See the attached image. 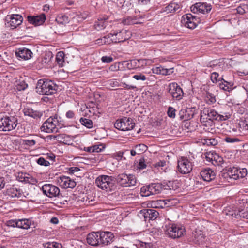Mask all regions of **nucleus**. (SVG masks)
Wrapping results in <instances>:
<instances>
[{
	"label": "nucleus",
	"mask_w": 248,
	"mask_h": 248,
	"mask_svg": "<svg viewBox=\"0 0 248 248\" xmlns=\"http://www.w3.org/2000/svg\"><path fill=\"white\" fill-rule=\"evenodd\" d=\"M58 86L52 81L41 79L38 81L36 92L41 95H50L56 93Z\"/></svg>",
	"instance_id": "1"
},
{
	"label": "nucleus",
	"mask_w": 248,
	"mask_h": 248,
	"mask_svg": "<svg viewBox=\"0 0 248 248\" xmlns=\"http://www.w3.org/2000/svg\"><path fill=\"white\" fill-rule=\"evenodd\" d=\"M115 182V179L112 176L102 175L95 180L96 186L106 191H111L114 188Z\"/></svg>",
	"instance_id": "2"
},
{
	"label": "nucleus",
	"mask_w": 248,
	"mask_h": 248,
	"mask_svg": "<svg viewBox=\"0 0 248 248\" xmlns=\"http://www.w3.org/2000/svg\"><path fill=\"white\" fill-rule=\"evenodd\" d=\"M62 124L57 116L50 117L42 124L40 129L42 131L50 133H57L62 128Z\"/></svg>",
	"instance_id": "3"
},
{
	"label": "nucleus",
	"mask_w": 248,
	"mask_h": 248,
	"mask_svg": "<svg viewBox=\"0 0 248 248\" xmlns=\"http://www.w3.org/2000/svg\"><path fill=\"white\" fill-rule=\"evenodd\" d=\"M166 186L160 183H151L142 186L140 189V194L141 196L147 197L155 195L166 189Z\"/></svg>",
	"instance_id": "4"
},
{
	"label": "nucleus",
	"mask_w": 248,
	"mask_h": 248,
	"mask_svg": "<svg viewBox=\"0 0 248 248\" xmlns=\"http://www.w3.org/2000/svg\"><path fill=\"white\" fill-rule=\"evenodd\" d=\"M17 119L14 116H5L0 119V131L9 132L16 128Z\"/></svg>",
	"instance_id": "5"
},
{
	"label": "nucleus",
	"mask_w": 248,
	"mask_h": 248,
	"mask_svg": "<svg viewBox=\"0 0 248 248\" xmlns=\"http://www.w3.org/2000/svg\"><path fill=\"white\" fill-rule=\"evenodd\" d=\"M117 181L123 187H131L136 185L137 179L134 175L127 174L125 173L119 174Z\"/></svg>",
	"instance_id": "6"
},
{
	"label": "nucleus",
	"mask_w": 248,
	"mask_h": 248,
	"mask_svg": "<svg viewBox=\"0 0 248 248\" xmlns=\"http://www.w3.org/2000/svg\"><path fill=\"white\" fill-rule=\"evenodd\" d=\"M114 125L117 129L124 131L133 129L135 124L131 118L124 117L118 119Z\"/></svg>",
	"instance_id": "7"
},
{
	"label": "nucleus",
	"mask_w": 248,
	"mask_h": 248,
	"mask_svg": "<svg viewBox=\"0 0 248 248\" xmlns=\"http://www.w3.org/2000/svg\"><path fill=\"white\" fill-rule=\"evenodd\" d=\"M193 163L186 157H182L177 161L178 171L182 174L189 173L192 170Z\"/></svg>",
	"instance_id": "8"
},
{
	"label": "nucleus",
	"mask_w": 248,
	"mask_h": 248,
	"mask_svg": "<svg viewBox=\"0 0 248 248\" xmlns=\"http://www.w3.org/2000/svg\"><path fill=\"white\" fill-rule=\"evenodd\" d=\"M185 232V229L183 226L174 224L169 226L166 231V233L170 237L173 239L181 237Z\"/></svg>",
	"instance_id": "9"
},
{
	"label": "nucleus",
	"mask_w": 248,
	"mask_h": 248,
	"mask_svg": "<svg viewBox=\"0 0 248 248\" xmlns=\"http://www.w3.org/2000/svg\"><path fill=\"white\" fill-rule=\"evenodd\" d=\"M167 90L171 97L176 100L179 101L183 98L184 93L180 86L175 82L170 83Z\"/></svg>",
	"instance_id": "10"
},
{
	"label": "nucleus",
	"mask_w": 248,
	"mask_h": 248,
	"mask_svg": "<svg viewBox=\"0 0 248 248\" xmlns=\"http://www.w3.org/2000/svg\"><path fill=\"white\" fill-rule=\"evenodd\" d=\"M199 23V19L189 13L183 15L181 19V23L189 29H194Z\"/></svg>",
	"instance_id": "11"
},
{
	"label": "nucleus",
	"mask_w": 248,
	"mask_h": 248,
	"mask_svg": "<svg viewBox=\"0 0 248 248\" xmlns=\"http://www.w3.org/2000/svg\"><path fill=\"white\" fill-rule=\"evenodd\" d=\"M41 189L43 194L49 198L59 197L60 193V189L50 184L44 185L42 186Z\"/></svg>",
	"instance_id": "12"
},
{
	"label": "nucleus",
	"mask_w": 248,
	"mask_h": 248,
	"mask_svg": "<svg viewBox=\"0 0 248 248\" xmlns=\"http://www.w3.org/2000/svg\"><path fill=\"white\" fill-rule=\"evenodd\" d=\"M217 112L213 108H204L201 112L200 120L204 123L208 120H215L217 119Z\"/></svg>",
	"instance_id": "13"
},
{
	"label": "nucleus",
	"mask_w": 248,
	"mask_h": 248,
	"mask_svg": "<svg viewBox=\"0 0 248 248\" xmlns=\"http://www.w3.org/2000/svg\"><path fill=\"white\" fill-rule=\"evenodd\" d=\"M112 34L114 37L115 43L124 42L128 39L131 35L130 31L124 29L113 31Z\"/></svg>",
	"instance_id": "14"
},
{
	"label": "nucleus",
	"mask_w": 248,
	"mask_h": 248,
	"mask_svg": "<svg viewBox=\"0 0 248 248\" xmlns=\"http://www.w3.org/2000/svg\"><path fill=\"white\" fill-rule=\"evenodd\" d=\"M211 9V5L206 2L196 3L190 7L191 11L193 13L206 14L209 13Z\"/></svg>",
	"instance_id": "15"
},
{
	"label": "nucleus",
	"mask_w": 248,
	"mask_h": 248,
	"mask_svg": "<svg viewBox=\"0 0 248 248\" xmlns=\"http://www.w3.org/2000/svg\"><path fill=\"white\" fill-rule=\"evenodd\" d=\"M114 235L110 232L100 231L99 246L110 245L114 241Z\"/></svg>",
	"instance_id": "16"
},
{
	"label": "nucleus",
	"mask_w": 248,
	"mask_h": 248,
	"mask_svg": "<svg viewBox=\"0 0 248 248\" xmlns=\"http://www.w3.org/2000/svg\"><path fill=\"white\" fill-rule=\"evenodd\" d=\"M57 181L60 186L65 189L73 188L76 186V183L73 179L64 175L59 177Z\"/></svg>",
	"instance_id": "17"
},
{
	"label": "nucleus",
	"mask_w": 248,
	"mask_h": 248,
	"mask_svg": "<svg viewBox=\"0 0 248 248\" xmlns=\"http://www.w3.org/2000/svg\"><path fill=\"white\" fill-rule=\"evenodd\" d=\"M195 108H186L181 109L179 112L181 120L185 121L192 118L195 114Z\"/></svg>",
	"instance_id": "18"
},
{
	"label": "nucleus",
	"mask_w": 248,
	"mask_h": 248,
	"mask_svg": "<svg viewBox=\"0 0 248 248\" xmlns=\"http://www.w3.org/2000/svg\"><path fill=\"white\" fill-rule=\"evenodd\" d=\"M100 231L89 233L86 237L88 244L93 247L99 246Z\"/></svg>",
	"instance_id": "19"
},
{
	"label": "nucleus",
	"mask_w": 248,
	"mask_h": 248,
	"mask_svg": "<svg viewBox=\"0 0 248 248\" xmlns=\"http://www.w3.org/2000/svg\"><path fill=\"white\" fill-rule=\"evenodd\" d=\"M46 19V17L44 14L37 16H27V20L29 23L35 26L42 25Z\"/></svg>",
	"instance_id": "20"
},
{
	"label": "nucleus",
	"mask_w": 248,
	"mask_h": 248,
	"mask_svg": "<svg viewBox=\"0 0 248 248\" xmlns=\"http://www.w3.org/2000/svg\"><path fill=\"white\" fill-rule=\"evenodd\" d=\"M141 214L143 216L145 221L155 220L158 216V212L154 209H145L141 210Z\"/></svg>",
	"instance_id": "21"
},
{
	"label": "nucleus",
	"mask_w": 248,
	"mask_h": 248,
	"mask_svg": "<svg viewBox=\"0 0 248 248\" xmlns=\"http://www.w3.org/2000/svg\"><path fill=\"white\" fill-rule=\"evenodd\" d=\"M6 194L12 198H21L23 196V192L17 186H13L7 188Z\"/></svg>",
	"instance_id": "22"
},
{
	"label": "nucleus",
	"mask_w": 248,
	"mask_h": 248,
	"mask_svg": "<svg viewBox=\"0 0 248 248\" xmlns=\"http://www.w3.org/2000/svg\"><path fill=\"white\" fill-rule=\"evenodd\" d=\"M16 54L17 57L23 60L30 59L32 55V52L29 49L23 47L19 48L16 51Z\"/></svg>",
	"instance_id": "23"
},
{
	"label": "nucleus",
	"mask_w": 248,
	"mask_h": 248,
	"mask_svg": "<svg viewBox=\"0 0 248 248\" xmlns=\"http://www.w3.org/2000/svg\"><path fill=\"white\" fill-rule=\"evenodd\" d=\"M23 19V17L21 15L13 14L10 16L8 23L12 28H15L22 23Z\"/></svg>",
	"instance_id": "24"
},
{
	"label": "nucleus",
	"mask_w": 248,
	"mask_h": 248,
	"mask_svg": "<svg viewBox=\"0 0 248 248\" xmlns=\"http://www.w3.org/2000/svg\"><path fill=\"white\" fill-rule=\"evenodd\" d=\"M200 175L204 181L207 182H210L215 178V173L210 168L202 170L200 172Z\"/></svg>",
	"instance_id": "25"
},
{
	"label": "nucleus",
	"mask_w": 248,
	"mask_h": 248,
	"mask_svg": "<svg viewBox=\"0 0 248 248\" xmlns=\"http://www.w3.org/2000/svg\"><path fill=\"white\" fill-rule=\"evenodd\" d=\"M23 112L25 115L32 117L35 119H38L43 116L42 112L38 110H34L30 107L25 108L23 110Z\"/></svg>",
	"instance_id": "26"
},
{
	"label": "nucleus",
	"mask_w": 248,
	"mask_h": 248,
	"mask_svg": "<svg viewBox=\"0 0 248 248\" xmlns=\"http://www.w3.org/2000/svg\"><path fill=\"white\" fill-rule=\"evenodd\" d=\"M181 10V5L175 2L170 3L168 6L165 7L163 9V12L167 14L172 13H178Z\"/></svg>",
	"instance_id": "27"
},
{
	"label": "nucleus",
	"mask_w": 248,
	"mask_h": 248,
	"mask_svg": "<svg viewBox=\"0 0 248 248\" xmlns=\"http://www.w3.org/2000/svg\"><path fill=\"white\" fill-rule=\"evenodd\" d=\"M152 70L154 74L162 75H169L173 72V68L167 69L161 66L153 67Z\"/></svg>",
	"instance_id": "28"
},
{
	"label": "nucleus",
	"mask_w": 248,
	"mask_h": 248,
	"mask_svg": "<svg viewBox=\"0 0 248 248\" xmlns=\"http://www.w3.org/2000/svg\"><path fill=\"white\" fill-rule=\"evenodd\" d=\"M232 217L239 218H243L248 219V207L245 208L243 206H240L239 208L237 214L233 213L232 214Z\"/></svg>",
	"instance_id": "29"
},
{
	"label": "nucleus",
	"mask_w": 248,
	"mask_h": 248,
	"mask_svg": "<svg viewBox=\"0 0 248 248\" xmlns=\"http://www.w3.org/2000/svg\"><path fill=\"white\" fill-rule=\"evenodd\" d=\"M193 241L195 243L201 244L204 241V235L201 230H196L193 233Z\"/></svg>",
	"instance_id": "30"
},
{
	"label": "nucleus",
	"mask_w": 248,
	"mask_h": 248,
	"mask_svg": "<svg viewBox=\"0 0 248 248\" xmlns=\"http://www.w3.org/2000/svg\"><path fill=\"white\" fill-rule=\"evenodd\" d=\"M239 168L237 167L229 168L227 172V175L232 179L237 180L239 179V175L237 174L238 172Z\"/></svg>",
	"instance_id": "31"
},
{
	"label": "nucleus",
	"mask_w": 248,
	"mask_h": 248,
	"mask_svg": "<svg viewBox=\"0 0 248 248\" xmlns=\"http://www.w3.org/2000/svg\"><path fill=\"white\" fill-rule=\"evenodd\" d=\"M168 200H158L153 201L151 202L150 205L153 208H163L167 204Z\"/></svg>",
	"instance_id": "32"
},
{
	"label": "nucleus",
	"mask_w": 248,
	"mask_h": 248,
	"mask_svg": "<svg viewBox=\"0 0 248 248\" xmlns=\"http://www.w3.org/2000/svg\"><path fill=\"white\" fill-rule=\"evenodd\" d=\"M65 54L63 51L58 52L56 56V61L59 67H63L65 64Z\"/></svg>",
	"instance_id": "33"
},
{
	"label": "nucleus",
	"mask_w": 248,
	"mask_h": 248,
	"mask_svg": "<svg viewBox=\"0 0 248 248\" xmlns=\"http://www.w3.org/2000/svg\"><path fill=\"white\" fill-rule=\"evenodd\" d=\"M31 225V221L28 219H22L18 220L17 228L28 229Z\"/></svg>",
	"instance_id": "34"
},
{
	"label": "nucleus",
	"mask_w": 248,
	"mask_h": 248,
	"mask_svg": "<svg viewBox=\"0 0 248 248\" xmlns=\"http://www.w3.org/2000/svg\"><path fill=\"white\" fill-rule=\"evenodd\" d=\"M107 24L108 22L107 21L100 19L95 22L94 27L97 31H100L106 28Z\"/></svg>",
	"instance_id": "35"
},
{
	"label": "nucleus",
	"mask_w": 248,
	"mask_h": 248,
	"mask_svg": "<svg viewBox=\"0 0 248 248\" xmlns=\"http://www.w3.org/2000/svg\"><path fill=\"white\" fill-rule=\"evenodd\" d=\"M79 121L82 125L87 128L90 129L93 127V122L89 119L82 117L80 119Z\"/></svg>",
	"instance_id": "36"
},
{
	"label": "nucleus",
	"mask_w": 248,
	"mask_h": 248,
	"mask_svg": "<svg viewBox=\"0 0 248 248\" xmlns=\"http://www.w3.org/2000/svg\"><path fill=\"white\" fill-rule=\"evenodd\" d=\"M56 21L58 24H65L68 22V17L64 15L60 14L56 17Z\"/></svg>",
	"instance_id": "37"
},
{
	"label": "nucleus",
	"mask_w": 248,
	"mask_h": 248,
	"mask_svg": "<svg viewBox=\"0 0 248 248\" xmlns=\"http://www.w3.org/2000/svg\"><path fill=\"white\" fill-rule=\"evenodd\" d=\"M103 41L104 44H110L114 43V37L112 34V31L111 33L103 37Z\"/></svg>",
	"instance_id": "38"
},
{
	"label": "nucleus",
	"mask_w": 248,
	"mask_h": 248,
	"mask_svg": "<svg viewBox=\"0 0 248 248\" xmlns=\"http://www.w3.org/2000/svg\"><path fill=\"white\" fill-rule=\"evenodd\" d=\"M221 82L219 83V87L220 89H223L224 91H229L231 89V87L232 86L231 83L228 82L223 79L222 81H220Z\"/></svg>",
	"instance_id": "39"
},
{
	"label": "nucleus",
	"mask_w": 248,
	"mask_h": 248,
	"mask_svg": "<svg viewBox=\"0 0 248 248\" xmlns=\"http://www.w3.org/2000/svg\"><path fill=\"white\" fill-rule=\"evenodd\" d=\"M202 143L208 146H215L217 144V141L214 138H206L202 140Z\"/></svg>",
	"instance_id": "40"
},
{
	"label": "nucleus",
	"mask_w": 248,
	"mask_h": 248,
	"mask_svg": "<svg viewBox=\"0 0 248 248\" xmlns=\"http://www.w3.org/2000/svg\"><path fill=\"white\" fill-rule=\"evenodd\" d=\"M45 248H61V245L57 242H47L43 244Z\"/></svg>",
	"instance_id": "41"
},
{
	"label": "nucleus",
	"mask_w": 248,
	"mask_h": 248,
	"mask_svg": "<svg viewBox=\"0 0 248 248\" xmlns=\"http://www.w3.org/2000/svg\"><path fill=\"white\" fill-rule=\"evenodd\" d=\"M219 74L218 73L216 72H214L212 73L211 75V79L212 81L214 83H217L218 81H220L223 80L222 77L218 78Z\"/></svg>",
	"instance_id": "42"
},
{
	"label": "nucleus",
	"mask_w": 248,
	"mask_h": 248,
	"mask_svg": "<svg viewBox=\"0 0 248 248\" xmlns=\"http://www.w3.org/2000/svg\"><path fill=\"white\" fill-rule=\"evenodd\" d=\"M134 149L137 151L138 154H140L147 149V147L143 144H140L136 145Z\"/></svg>",
	"instance_id": "43"
},
{
	"label": "nucleus",
	"mask_w": 248,
	"mask_h": 248,
	"mask_svg": "<svg viewBox=\"0 0 248 248\" xmlns=\"http://www.w3.org/2000/svg\"><path fill=\"white\" fill-rule=\"evenodd\" d=\"M176 110L172 107L169 106L167 111L169 117L174 119L176 116Z\"/></svg>",
	"instance_id": "44"
},
{
	"label": "nucleus",
	"mask_w": 248,
	"mask_h": 248,
	"mask_svg": "<svg viewBox=\"0 0 248 248\" xmlns=\"http://www.w3.org/2000/svg\"><path fill=\"white\" fill-rule=\"evenodd\" d=\"M28 85L24 80L19 81L16 85V89L18 91H22L27 88Z\"/></svg>",
	"instance_id": "45"
},
{
	"label": "nucleus",
	"mask_w": 248,
	"mask_h": 248,
	"mask_svg": "<svg viewBox=\"0 0 248 248\" xmlns=\"http://www.w3.org/2000/svg\"><path fill=\"white\" fill-rule=\"evenodd\" d=\"M122 22L126 25L134 24L135 23V19L132 17L128 16L123 18Z\"/></svg>",
	"instance_id": "46"
},
{
	"label": "nucleus",
	"mask_w": 248,
	"mask_h": 248,
	"mask_svg": "<svg viewBox=\"0 0 248 248\" xmlns=\"http://www.w3.org/2000/svg\"><path fill=\"white\" fill-rule=\"evenodd\" d=\"M208 67L215 68V70H218L220 68L219 62L217 60L210 62L208 64Z\"/></svg>",
	"instance_id": "47"
},
{
	"label": "nucleus",
	"mask_w": 248,
	"mask_h": 248,
	"mask_svg": "<svg viewBox=\"0 0 248 248\" xmlns=\"http://www.w3.org/2000/svg\"><path fill=\"white\" fill-rule=\"evenodd\" d=\"M36 162L38 164L41 166H48L50 165L49 162L43 157H40L37 159L36 160Z\"/></svg>",
	"instance_id": "48"
},
{
	"label": "nucleus",
	"mask_w": 248,
	"mask_h": 248,
	"mask_svg": "<svg viewBox=\"0 0 248 248\" xmlns=\"http://www.w3.org/2000/svg\"><path fill=\"white\" fill-rule=\"evenodd\" d=\"M133 78L137 80H142L145 81L146 80L147 78L146 76L141 73H139L137 74L134 75L133 76Z\"/></svg>",
	"instance_id": "49"
},
{
	"label": "nucleus",
	"mask_w": 248,
	"mask_h": 248,
	"mask_svg": "<svg viewBox=\"0 0 248 248\" xmlns=\"http://www.w3.org/2000/svg\"><path fill=\"white\" fill-rule=\"evenodd\" d=\"M237 174L239 175V179L244 178L248 174L247 170L246 168H239Z\"/></svg>",
	"instance_id": "50"
},
{
	"label": "nucleus",
	"mask_w": 248,
	"mask_h": 248,
	"mask_svg": "<svg viewBox=\"0 0 248 248\" xmlns=\"http://www.w3.org/2000/svg\"><path fill=\"white\" fill-rule=\"evenodd\" d=\"M36 144V141L34 140L25 139L23 140V144L29 147H31Z\"/></svg>",
	"instance_id": "51"
},
{
	"label": "nucleus",
	"mask_w": 248,
	"mask_h": 248,
	"mask_svg": "<svg viewBox=\"0 0 248 248\" xmlns=\"http://www.w3.org/2000/svg\"><path fill=\"white\" fill-rule=\"evenodd\" d=\"M93 152H100L103 150L105 146L104 144H101L99 145H94L93 146Z\"/></svg>",
	"instance_id": "52"
},
{
	"label": "nucleus",
	"mask_w": 248,
	"mask_h": 248,
	"mask_svg": "<svg viewBox=\"0 0 248 248\" xmlns=\"http://www.w3.org/2000/svg\"><path fill=\"white\" fill-rule=\"evenodd\" d=\"M147 167L146 160L142 158L139 160V162L138 165V168L139 169H144Z\"/></svg>",
	"instance_id": "53"
},
{
	"label": "nucleus",
	"mask_w": 248,
	"mask_h": 248,
	"mask_svg": "<svg viewBox=\"0 0 248 248\" xmlns=\"http://www.w3.org/2000/svg\"><path fill=\"white\" fill-rule=\"evenodd\" d=\"M206 97L208 100H207V102L209 104H213L216 102V98L211 93H207Z\"/></svg>",
	"instance_id": "54"
},
{
	"label": "nucleus",
	"mask_w": 248,
	"mask_h": 248,
	"mask_svg": "<svg viewBox=\"0 0 248 248\" xmlns=\"http://www.w3.org/2000/svg\"><path fill=\"white\" fill-rule=\"evenodd\" d=\"M224 140L228 143H234L240 141L239 139L236 138L226 137L224 139Z\"/></svg>",
	"instance_id": "55"
},
{
	"label": "nucleus",
	"mask_w": 248,
	"mask_h": 248,
	"mask_svg": "<svg viewBox=\"0 0 248 248\" xmlns=\"http://www.w3.org/2000/svg\"><path fill=\"white\" fill-rule=\"evenodd\" d=\"M131 64L132 68H135L139 67V64H138V59L132 60L130 61V63H128V65Z\"/></svg>",
	"instance_id": "56"
},
{
	"label": "nucleus",
	"mask_w": 248,
	"mask_h": 248,
	"mask_svg": "<svg viewBox=\"0 0 248 248\" xmlns=\"http://www.w3.org/2000/svg\"><path fill=\"white\" fill-rule=\"evenodd\" d=\"M101 61L103 62L109 63L112 62L113 58L111 57L103 56L101 58Z\"/></svg>",
	"instance_id": "57"
},
{
	"label": "nucleus",
	"mask_w": 248,
	"mask_h": 248,
	"mask_svg": "<svg viewBox=\"0 0 248 248\" xmlns=\"http://www.w3.org/2000/svg\"><path fill=\"white\" fill-rule=\"evenodd\" d=\"M17 223H18V220H11L7 222V224L8 226L13 227H17Z\"/></svg>",
	"instance_id": "58"
},
{
	"label": "nucleus",
	"mask_w": 248,
	"mask_h": 248,
	"mask_svg": "<svg viewBox=\"0 0 248 248\" xmlns=\"http://www.w3.org/2000/svg\"><path fill=\"white\" fill-rule=\"evenodd\" d=\"M166 162L165 160H160L159 162L154 164L153 165L155 167L159 168L166 166Z\"/></svg>",
	"instance_id": "59"
},
{
	"label": "nucleus",
	"mask_w": 248,
	"mask_h": 248,
	"mask_svg": "<svg viewBox=\"0 0 248 248\" xmlns=\"http://www.w3.org/2000/svg\"><path fill=\"white\" fill-rule=\"evenodd\" d=\"M217 115L218 116H217L216 117H217V119H216L215 120L224 121L229 118V117H228L227 115H220V114H219L217 112Z\"/></svg>",
	"instance_id": "60"
},
{
	"label": "nucleus",
	"mask_w": 248,
	"mask_h": 248,
	"mask_svg": "<svg viewBox=\"0 0 248 248\" xmlns=\"http://www.w3.org/2000/svg\"><path fill=\"white\" fill-rule=\"evenodd\" d=\"M138 64H139L140 67H143L147 64L146 59H138Z\"/></svg>",
	"instance_id": "61"
},
{
	"label": "nucleus",
	"mask_w": 248,
	"mask_h": 248,
	"mask_svg": "<svg viewBox=\"0 0 248 248\" xmlns=\"http://www.w3.org/2000/svg\"><path fill=\"white\" fill-rule=\"evenodd\" d=\"M109 69L111 71H118L119 69V64L115 63L110 66Z\"/></svg>",
	"instance_id": "62"
},
{
	"label": "nucleus",
	"mask_w": 248,
	"mask_h": 248,
	"mask_svg": "<svg viewBox=\"0 0 248 248\" xmlns=\"http://www.w3.org/2000/svg\"><path fill=\"white\" fill-rule=\"evenodd\" d=\"M80 170V169L77 167H72L69 169V173L70 174H74L75 172H78Z\"/></svg>",
	"instance_id": "63"
},
{
	"label": "nucleus",
	"mask_w": 248,
	"mask_h": 248,
	"mask_svg": "<svg viewBox=\"0 0 248 248\" xmlns=\"http://www.w3.org/2000/svg\"><path fill=\"white\" fill-rule=\"evenodd\" d=\"M74 116H75V114H74V112L72 110H69L66 113V117L69 119H71V118H74Z\"/></svg>",
	"instance_id": "64"
}]
</instances>
